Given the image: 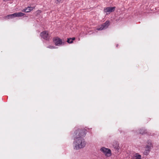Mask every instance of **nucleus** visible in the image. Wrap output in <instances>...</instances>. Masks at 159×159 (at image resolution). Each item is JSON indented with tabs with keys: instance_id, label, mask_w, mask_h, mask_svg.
Segmentation results:
<instances>
[{
	"instance_id": "obj_13",
	"label": "nucleus",
	"mask_w": 159,
	"mask_h": 159,
	"mask_svg": "<svg viewBox=\"0 0 159 159\" xmlns=\"http://www.w3.org/2000/svg\"><path fill=\"white\" fill-rule=\"evenodd\" d=\"M75 39V38H68L67 39V42L69 43H73V41Z\"/></svg>"
},
{
	"instance_id": "obj_4",
	"label": "nucleus",
	"mask_w": 159,
	"mask_h": 159,
	"mask_svg": "<svg viewBox=\"0 0 159 159\" xmlns=\"http://www.w3.org/2000/svg\"><path fill=\"white\" fill-rule=\"evenodd\" d=\"M109 23L110 22L109 20L107 21L105 23L99 26L98 27L97 29V30H100L107 29L109 25Z\"/></svg>"
},
{
	"instance_id": "obj_16",
	"label": "nucleus",
	"mask_w": 159,
	"mask_h": 159,
	"mask_svg": "<svg viewBox=\"0 0 159 159\" xmlns=\"http://www.w3.org/2000/svg\"><path fill=\"white\" fill-rule=\"evenodd\" d=\"M149 151L148 150H146L144 152V154L145 155H147L149 153Z\"/></svg>"
},
{
	"instance_id": "obj_12",
	"label": "nucleus",
	"mask_w": 159,
	"mask_h": 159,
	"mask_svg": "<svg viewBox=\"0 0 159 159\" xmlns=\"http://www.w3.org/2000/svg\"><path fill=\"white\" fill-rule=\"evenodd\" d=\"M113 147L117 151L119 149V144L116 143H114L113 145Z\"/></svg>"
},
{
	"instance_id": "obj_17",
	"label": "nucleus",
	"mask_w": 159,
	"mask_h": 159,
	"mask_svg": "<svg viewBox=\"0 0 159 159\" xmlns=\"http://www.w3.org/2000/svg\"><path fill=\"white\" fill-rule=\"evenodd\" d=\"M151 146L149 145H147L146 147V150H147L150 151V149Z\"/></svg>"
},
{
	"instance_id": "obj_8",
	"label": "nucleus",
	"mask_w": 159,
	"mask_h": 159,
	"mask_svg": "<svg viewBox=\"0 0 159 159\" xmlns=\"http://www.w3.org/2000/svg\"><path fill=\"white\" fill-rule=\"evenodd\" d=\"M116 7H107L104 8L103 10L105 12H108L109 14L110 13L114 11Z\"/></svg>"
},
{
	"instance_id": "obj_7",
	"label": "nucleus",
	"mask_w": 159,
	"mask_h": 159,
	"mask_svg": "<svg viewBox=\"0 0 159 159\" xmlns=\"http://www.w3.org/2000/svg\"><path fill=\"white\" fill-rule=\"evenodd\" d=\"M41 37L44 39L46 40H48L50 38V36L48 34V32L46 31H44L40 33Z\"/></svg>"
},
{
	"instance_id": "obj_14",
	"label": "nucleus",
	"mask_w": 159,
	"mask_h": 159,
	"mask_svg": "<svg viewBox=\"0 0 159 159\" xmlns=\"http://www.w3.org/2000/svg\"><path fill=\"white\" fill-rule=\"evenodd\" d=\"M15 14L14 13L8 15L6 16V18H13L14 17H15Z\"/></svg>"
},
{
	"instance_id": "obj_5",
	"label": "nucleus",
	"mask_w": 159,
	"mask_h": 159,
	"mask_svg": "<svg viewBox=\"0 0 159 159\" xmlns=\"http://www.w3.org/2000/svg\"><path fill=\"white\" fill-rule=\"evenodd\" d=\"M109 23L110 22L109 20L107 21L105 23L99 26L98 27L97 29V30H100L107 29L109 25Z\"/></svg>"
},
{
	"instance_id": "obj_11",
	"label": "nucleus",
	"mask_w": 159,
	"mask_h": 159,
	"mask_svg": "<svg viewBox=\"0 0 159 159\" xmlns=\"http://www.w3.org/2000/svg\"><path fill=\"white\" fill-rule=\"evenodd\" d=\"M141 156L138 153H136L134 154L132 159H141Z\"/></svg>"
},
{
	"instance_id": "obj_3",
	"label": "nucleus",
	"mask_w": 159,
	"mask_h": 159,
	"mask_svg": "<svg viewBox=\"0 0 159 159\" xmlns=\"http://www.w3.org/2000/svg\"><path fill=\"white\" fill-rule=\"evenodd\" d=\"M53 41L55 44L57 46H60L65 43V42H63L62 40L58 37L54 38Z\"/></svg>"
},
{
	"instance_id": "obj_10",
	"label": "nucleus",
	"mask_w": 159,
	"mask_h": 159,
	"mask_svg": "<svg viewBox=\"0 0 159 159\" xmlns=\"http://www.w3.org/2000/svg\"><path fill=\"white\" fill-rule=\"evenodd\" d=\"M15 17H20L25 15L24 13L21 12H16L14 13Z\"/></svg>"
},
{
	"instance_id": "obj_2",
	"label": "nucleus",
	"mask_w": 159,
	"mask_h": 159,
	"mask_svg": "<svg viewBox=\"0 0 159 159\" xmlns=\"http://www.w3.org/2000/svg\"><path fill=\"white\" fill-rule=\"evenodd\" d=\"M86 130L85 129H78L74 132V139H80L83 138L86 134Z\"/></svg>"
},
{
	"instance_id": "obj_9",
	"label": "nucleus",
	"mask_w": 159,
	"mask_h": 159,
	"mask_svg": "<svg viewBox=\"0 0 159 159\" xmlns=\"http://www.w3.org/2000/svg\"><path fill=\"white\" fill-rule=\"evenodd\" d=\"M34 8V7H28L22 10L23 12H29Z\"/></svg>"
},
{
	"instance_id": "obj_6",
	"label": "nucleus",
	"mask_w": 159,
	"mask_h": 159,
	"mask_svg": "<svg viewBox=\"0 0 159 159\" xmlns=\"http://www.w3.org/2000/svg\"><path fill=\"white\" fill-rule=\"evenodd\" d=\"M100 150L102 152L105 154V155L107 157H109L111 155V150L107 148L102 147L101 148Z\"/></svg>"
},
{
	"instance_id": "obj_1",
	"label": "nucleus",
	"mask_w": 159,
	"mask_h": 159,
	"mask_svg": "<svg viewBox=\"0 0 159 159\" xmlns=\"http://www.w3.org/2000/svg\"><path fill=\"white\" fill-rule=\"evenodd\" d=\"M74 139H75V148L76 149L83 148L85 146L86 142L83 138Z\"/></svg>"
},
{
	"instance_id": "obj_15",
	"label": "nucleus",
	"mask_w": 159,
	"mask_h": 159,
	"mask_svg": "<svg viewBox=\"0 0 159 159\" xmlns=\"http://www.w3.org/2000/svg\"><path fill=\"white\" fill-rule=\"evenodd\" d=\"M146 133V130L143 129H141L139 130V133L142 134H143Z\"/></svg>"
},
{
	"instance_id": "obj_18",
	"label": "nucleus",
	"mask_w": 159,
	"mask_h": 159,
	"mask_svg": "<svg viewBox=\"0 0 159 159\" xmlns=\"http://www.w3.org/2000/svg\"><path fill=\"white\" fill-rule=\"evenodd\" d=\"M36 12L37 14L38 15V14H39L40 13L42 12V11H41V10H38L37 11H36Z\"/></svg>"
},
{
	"instance_id": "obj_19",
	"label": "nucleus",
	"mask_w": 159,
	"mask_h": 159,
	"mask_svg": "<svg viewBox=\"0 0 159 159\" xmlns=\"http://www.w3.org/2000/svg\"><path fill=\"white\" fill-rule=\"evenodd\" d=\"M48 48H51V49L55 48V47H54V46H48Z\"/></svg>"
},
{
	"instance_id": "obj_20",
	"label": "nucleus",
	"mask_w": 159,
	"mask_h": 159,
	"mask_svg": "<svg viewBox=\"0 0 159 159\" xmlns=\"http://www.w3.org/2000/svg\"><path fill=\"white\" fill-rule=\"evenodd\" d=\"M62 0H56L55 1V2L56 3H59L60 2H61Z\"/></svg>"
}]
</instances>
